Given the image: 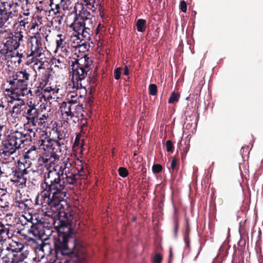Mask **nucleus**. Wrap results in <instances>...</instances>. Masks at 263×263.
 Returning <instances> with one entry per match:
<instances>
[{
  "instance_id": "39",
  "label": "nucleus",
  "mask_w": 263,
  "mask_h": 263,
  "mask_svg": "<svg viewBox=\"0 0 263 263\" xmlns=\"http://www.w3.org/2000/svg\"><path fill=\"white\" fill-rule=\"evenodd\" d=\"M70 108H71V112L73 114V117L74 116L75 113H76V111H79L80 110H82L83 106L82 105L80 104V103H70Z\"/></svg>"
},
{
  "instance_id": "7",
  "label": "nucleus",
  "mask_w": 263,
  "mask_h": 263,
  "mask_svg": "<svg viewBox=\"0 0 263 263\" xmlns=\"http://www.w3.org/2000/svg\"><path fill=\"white\" fill-rule=\"evenodd\" d=\"M44 35L39 33H35L33 36H31L28 40L27 46L30 50V53L28 54L27 57L31 59L41 57L43 47L42 40Z\"/></svg>"
},
{
  "instance_id": "25",
  "label": "nucleus",
  "mask_w": 263,
  "mask_h": 263,
  "mask_svg": "<svg viewBox=\"0 0 263 263\" xmlns=\"http://www.w3.org/2000/svg\"><path fill=\"white\" fill-rule=\"evenodd\" d=\"M0 236L5 239L10 238L13 236V234L10 232L9 226H6L2 222H0Z\"/></svg>"
},
{
  "instance_id": "9",
  "label": "nucleus",
  "mask_w": 263,
  "mask_h": 263,
  "mask_svg": "<svg viewBox=\"0 0 263 263\" xmlns=\"http://www.w3.org/2000/svg\"><path fill=\"white\" fill-rule=\"evenodd\" d=\"M23 31L21 28L19 29L17 27L14 32L11 31L7 36H4V38L6 40L4 45L9 48L12 51L16 50L20 47L21 43L23 41Z\"/></svg>"
},
{
  "instance_id": "24",
  "label": "nucleus",
  "mask_w": 263,
  "mask_h": 263,
  "mask_svg": "<svg viewBox=\"0 0 263 263\" xmlns=\"http://www.w3.org/2000/svg\"><path fill=\"white\" fill-rule=\"evenodd\" d=\"M13 51L10 50L8 47L5 46L1 48L0 47V60L6 61L12 57V54Z\"/></svg>"
},
{
  "instance_id": "49",
  "label": "nucleus",
  "mask_w": 263,
  "mask_h": 263,
  "mask_svg": "<svg viewBox=\"0 0 263 263\" xmlns=\"http://www.w3.org/2000/svg\"><path fill=\"white\" fill-rule=\"evenodd\" d=\"M88 41H84V42H83V41L81 43H80V41H77V46H79L80 48H84V49L88 50L89 49V44H88Z\"/></svg>"
},
{
  "instance_id": "41",
  "label": "nucleus",
  "mask_w": 263,
  "mask_h": 263,
  "mask_svg": "<svg viewBox=\"0 0 263 263\" xmlns=\"http://www.w3.org/2000/svg\"><path fill=\"white\" fill-rule=\"evenodd\" d=\"M177 159L175 157L172 158L170 169L172 170V171H177L179 167V164L177 162Z\"/></svg>"
},
{
  "instance_id": "23",
  "label": "nucleus",
  "mask_w": 263,
  "mask_h": 263,
  "mask_svg": "<svg viewBox=\"0 0 263 263\" xmlns=\"http://www.w3.org/2000/svg\"><path fill=\"white\" fill-rule=\"evenodd\" d=\"M15 100L19 101L20 103L15 104L13 106L11 114L12 115L18 116L22 113V115L23 117L24 107H22V106L25 105V101L23 99L18 98L15 99Z\"/></svg>"
},
{
  "instance_id": "10",
  "label": "nucleus",
  "mask_w": 263,
  "mask_h": 263,
  "mask_svg": "<svg viewBox=\"0 0 263 263\" xmlns=\"http://www.w3.org/2000/svg\"><path fill=\"white\" fill-rule=\"evenodd\" d=\"M30 222L31 226L28 230V233L36 237L41 238L43 236H49L51 234L52 231L49 228L46 227L41 220L31 218Z\"/></svg>"
},
{
  "instance_id": "52",
  "label": "nucleus",
  "mask_w": 263,
  "mask_h": 263,
  "mask_svg": "<svg viewBox=\"0 0 263 263\" xmlns=\"http://www.w3.org/2000/svg\"><path fill=\"white\" fill-rule=\"evenodd\" d=\"M9 206L8 204H5L4 205H0V216L5 214V212L9 211Z\"/></svg>"
},
{
  "instance_id": "30",
  "label": "nucleus",
  "mask_w": 263,
  "mask_h": 263,
  "mask_svg": "<svg viewBox=\"0 0 263 263\" xmlns=\"http://www.w3.org/2000/svg\"><path fill=\"white\" fill-rule=\"evenodd\" d=\"M146 21L144 19L140 18L136 22V27L138 31L143 32L146 29Z\"/></svg>"
},
{
  "instance_id": "5",
  "label": "nucleus",
  "mask_w": 263,
  "mask_h": 263,
  "mask_svg": "<svg viewBox=\"0 0 263 263\" xmlns=\"http://www.w3.org/2000/svg\"><path fill=\"white\" fill-rule=\"evenodd\" d=\"M15 248L9 244L1 257L2 263H22L27 257L28 253L24 250V247Z\"/></svg>"
},
{
  "instance_id": "29",
  "label": "nucleus",
  "mask_w": 263,
  "mask_h": 263,
  "mask_svg": "<svg viewBox=\"0 0 263 263\" xmlns=\"http://www.w3.org/2000/svg\"><path fill=\"white\" fill-rule=\"evenodd\" d=\"M79 179V177L65 178L63 182L61 181V183H63L65 186V184H69L70 185L69 186V188H73L77 184V180Z\"/></svg>"
},
{
  "instance_id": "44",
  "label": "nucleus",
  "mask_w": 263,
  "mask_h": 263,
  "mask_svg": "<svg viewBox=\"0 0 263 263\" xmlns=\"http://www.w3.org/2000/svg\"><path fill=\"white\" fill-rule=\"evenodd\" d=\"M84 1L85 3L86 6H87V8H88L89 9L91 10L92 12H95V10L92 9V8L95 7V3H96V0H84Z\"/></svg>"
},
{
  "instance_id": "48",
  "label": "nucleus",
  "mask_w": 263,
  "mask_h": 263,
  "mask_svg": "<svg viewBox=\"0 0 263 263\" xmlns=\"http://www.w3.org/2000/svg\"><path fill=\"white\" fill-rule=\"evenodd\" d=\"M174 146L173 143L171 140H167L166 142V149L168 152L172 153L174 151Z\"/></svg>"
},
{
  "instance_id": "4",
  "label": "nucleus",
  "mask_w": 263,
  "mask_h": 263,
  "mask_svg": "<svg viewBox=\"0 0 263 263\" xmlns=\"http://www.w3.org/2000/svg\"><path fill=\"white\" fill-rule=\"evenodd\" d=\"M72 61L71 65L73 75L76 77L78 85L82 86V82L91 73L93 61L87 55L78 57Z\"/></svg>"
},
{
  "instance_id": "51",
  "label": "nucleus",
  "mask_w": 263,
  "mask_h": 263,
  "mask_svg": "<svg viewBox=\"0 0 263 263\" xmlns=\"http://www.w3.org/2000/svg\"><path fill=\"white\" fill-rule=\"evenodd\" d=\"M6 110L5 106L3 104H0V119H3L6 115Z\"/></svg>"
},
{
  "instance_id": "61",
  "label": "nucleus",
  "mask_w": 263,
  "mask_h": 263,
  "mask_svg": "<svg viewBox=\"0 0 263 263\" xmlns=\"http://www.w3.org/2000/svg\"><path fill=\"white\" fill-rule=\"evenodd\" d=\"M47 118V116L44 114V115H42L41 116L40 115L38 117V119H37V123L38 124H42L43 123V121L44 122V120L45 119H46Z\"/></svg>"
},
{
  "instance_id": "12",
  "label": "nucleus",
  "mask_w": 263,
  "mask_h": 263,
  "mask_svg": "<svg viewBox=\"0 0 263 263\" xmlns=\"http://www.w3.org/2000/svg\"><path fill=\"white\" fill-rule=\"evenodd\" d=\"M30 77V74L27 72L26 69L22 71H17L13 74L8 79L7 82H13L15 86L21 88L26 85H28V81Z\"/></svg>"
},
{
  "instance_id": "54",
  "label": "nucleus",
  "mask_w": 263,
  "mask_h": 263,
  "mask_svg": "<svg viewBox=\"0 0 263 263\" xmlns=\"http://www.w3.org/2000/svg\"><path fill=\"white\" fill-rule=\"evenodd\" d=\"M179 8L180 10L183 12H186L187 10L186 3L184 1H181L180 3Z\"/></svg>"
},
{
  "instance_id": "37",
  "label": "nucleus",
  "mask_w": 263,
  "mask_h": 263,
  "mask_svg": "<svg viewBox=\"0 0 263 263\" xmlns=\"http://www.w3.org/2000/svg\"><path fill=\"white\" fill-rule=\"evenodd\" d=\"M180 97V95L175 92V91L172 92L171 93L170 97L168 99V103L173 104L178 101Z\"/></svg>"
},
{
  "instance_id": "56",
  "label": "nucleus",
  "mask_w": 263,
  "mask_h": 263,
  "mask_svg": "<svg viewBox=\"0 0 263 263\" xmlns=\"http://www.w3.org/2000/svg\"><path fill=\"white\" fill-rule=\"evenodd\" d=\"M80 144V138L77 135L75 138L74 142L72 145V149L76 151V147H78Z\"/></svg>"
},
{
  "instance_id": "28",
  "label": "nucleus",
  "mask_w": 263,
  "mask_h": 263,
  "mask_svg": "<svg viewBox=\"0 0 263 263\" xmlns=\"http://www.w3.org/2000/svg\"><path fill=\"white\" fill-rule=\"evenodd\" d=\"M6 24H8V22L0 20V37H2L4 34L7 36L11 31L10 29H6L7 25Z\"/></svg>"
},
{
  "instance_id": "22",
  "label": "nucleus",
  "mask_w": 263,
  "mask_h": 263,
  "mask_svg": "<svg viewBox=\"0 0 263 263\" xmlns=\"http://www.w3.org/2000/svg\"><path fill=\"white\" fill-rule=\"evenodd\" d=\"M72 101H64L62 103L60 107L63 115H66L68 117L66 119L67 120H71L73 117V114L71 112L70 105V104L72 103Z\"/></svg>"
},
{
  "instance_id": "57",
  "label": "nucleus",
  "mask_w": 263,
  "mask_h": 263,
  "mask_svg": "<svg viewBox=\"0 0 263 263\" xmlns=\"http://www.w3.org/2000/svg\"><path fill=\"white\" fill-rule=\"evenodd\" d=\"M64 175L66 176L65 178H73V177H78V175H77L76 171H74L72 172H69L68 173H64Z\"/></svg>"
},
{
  "instance_id": "19",
  "label": "nucleus",
  "mask_w": 263,
  "mask_h": 263,
  "mask_svg": "<svg viewBox=\"0 0 263 263\" xmlns=\"http://www.w3.org/2000/svg\"><path fill=\"white\" fill-rule=\"evenodd\" d=\"M8 83L10 87L6 88L5 90V92H7V96L13 101L15 100L16 98H20V88L15 86V84L13 82Z\"/></svg>"
},
{
  "instance_id": "21",
  "label": "nucleus",
  "mask_w": 263,
  "mask_h": 263,
  "mask_svg": "<svg viewBox=\"0 0 263 263\" xmlns=\"http://www.w3.org/2000/svg\"><path fill=\"white\" fill-rule=\"evenodd\" d=\"M92 33V30H90V28L87 29L84 27L78 35H73V37H76V40L80 41V43H81L83 40L90 41Z\"/></svg>"
},
{
  "instance_id": "58",
  "label": "nucleus",
  "mask_w": 263,
  "mask_h": 263,
  "mask_svg": "<svg viewBox=\"0 0 263 263\" xmlns=\"http://www.w3.org/2000/svg\"><path fill=\"white\" fill-rule=\"evenodd\" d=\"M28 20V17H24L23 19L18 20L20 26L21 27H23L24 28H25L26 24H27L29 23Z\"/></svg>"
},
{
  "instance_id": "16",
  "label": "nucleus",
  "mask_w": 263,
  "mask_h": 263,
  "mask_svg": "<svg viewBox=\"0 0 263 263\" xmlns=\"http://www.w3.org/2000/svg\"><path fill=\"white\" fill-rule=\"evenodd\" d=\"M78 7L81 9L79 14H78L79 17H82L83 19H86L92 18L93 16H94L95 12H92L91 10L87 8V6H86V4L84 5V4L82 3H77L76 5V6L74 8V10L76 14H77V9Z\"/></svg>"
},
{
  "instance_id": "63",
  "label": "nucleus",
  "mask_w": 263,
  "mask_h": 263,
  "mask_svg": "<svg viewBox=\"0 0 263 263\" xmlns=\"http://www.w3.org/2000/svg\"><path fill=\"white\" fill-rule=\"evenodd\" d=\"M35 94L36 96H38L40 99L44 98L45 99L44 95L43 93L42 92H41V90H40L39 88H37L36 90H35Z\"/></svg>"
},
{
  "instance_id": "14",
  "label": "nucleus",
  "mask_w": 263,
  "mask_h": 263,
  "mask_svg": "<svg viewBox=\"0 0 263 263\" xmlns=\"http://www.w3.org/2000/svg\"><path fill=\"white\" fill-rule=\"evenodd\" d=\"M14 182H20L23 185L26 183V179L24 177V175L28 174V172L25 168V165L23 163L18 162V165L16 167H14L12 172Z\"/></svg>"
},
{
  "instance_id": "15",
  "label": "nucleus",
  "mask_w": 263,
  "mask_h": 263,
  "mask_svg": "<svg viewBox=\"0 0 263 263\" xmlns=\"http://www.w3.org/2000/svg\"><path fill=\"white\" fill-rule=\"evenodd\" d=\"M29 132L28 133L27 131L26 133L18 131L12 133L20 146L27 141H31L32 135L34 137L35 133L32 129L29 130Z\"/></svg>"
},
{
  "instance_id": "20",
  "label": "nucleus",
  "mask_w": 263,
  "mask_h": 263,
  "mask_svg": "<svg viewBox=\"0 0 263 263\" xmlns=\"http://www.w3.org/2000/svg\"><path fill=\"white\" fill-rule=\"evenodd\" d=\"M57 133V139L55 140V143L58 146L64 145L68 141V134L62 128H57L55 130Z\"/></svg>"
},
{
  "instance_id": "64",
  "label": "nucleus",
  "mask_w": 263,
  "mask_h": 263,
  "mask_svg": "<svg viewBox=\"0 0 263 263\" xmlns=\"http://www.w3.org/2000/svg\"><path fill=\"white\" fill-rule=\"evenodd\" d=\"M41 88V91L44 90V92H49L51 90H54L51 87H47L45 89H43L44 87H42Z\"/></svg>"
},
{
  "instance_id": "18",
  "label": "nucleus",
  "mask_w": 263,
  "mask_h": 263,
  "mask_svg": "<svg viewBox=\"0 0 263 263\" xmlns=\"http://www.w3.org/2000/svg\"><path fill=\"white\" fill-rule=\"evenodd\" d=\"M85 27V20L79 17L78 14H76L73 22L70 25V28H72L74 32L78 35L80 32Z\"/></svg>"
},
{
  "instance_id": "60",
  "label": "nucleus",
  "mask_w": 263,
  "mask_h": 263,
  "mask_svg": "<svg viewBox=\"0 0 263 263\" xmlns=\"http://www.w3.org/2000/svg\"><path fill=\"white\" fill-rule=\"evenodd\" d=\"M76 170L77 175H78V177L80 178L81 176H83L84 175V167L82 165H80V168H79L78 167H76Z\"/></svg>"
},
{
  "instance_id": "47",
  "label": "nucleus",
  "mask_w": 263,
  "mask_h": 263,
  "mask_svg": "<svg viewBox=\"0 0 263 263\" xmlns=\"http://www.w3.org/2000/svg\"><path fill=\"white\" fill-rule=\"evenodd\" d=\"M92 18H86L85 20V28L88 29L90 28V30H92L93 29V23L92 21L91 20Z\"/></svg>"
},
{
  "instance_id": "8",
  "label": "nucleus",
  "mask_w": 263,
  "mask_h": 263,
  "mask_svg": "<svg viewBox=\"0 0 263 263\" xmlns=\"http://www.w3.org/2000/svg\"><path fill=\"white\" fill-rule=\"evenodd\" d=\"M20 148V145L13 133H11L2 142L0 147V154L5 156L9 157Z\"/></svg>"
},
{
  "instance_id": "50",
  "label": "nucleus",
  "mask_w": 263,
  "mask_h": 263,
  "mask_svg": "<svg viewBox=\"0 0 263 263\" xmlns=\"http://www.w3.org/2000/svg\"><path fill=\"white\" fill-rule=\"evenodd\" d=\"M30 14V10L29 9H27L26 10H24V12H22L18 16V20H21L23 19L24 17H28Z\"/></svg>"
},
{
  "instance_id": "53",
  "label": "nucleus",
  "mask_w": 263,
  "mask_h": 263,
  "mask_svg": "<svg viewBox=\"0 0 263 263\" xmlns=\"http://www.w3.org/2000/svg\"><path fill=\"white\" fill-rule=\"evenodd\" d=\"M121 68L120 67L117 68L114 70V77L115 79L119 80L121 78Z\"/></svg>"
},
{
  "instance_id": "2",
  "label": "nucleus",
  "mask_w": 263,
  "mask_h": 263,
  "mask_svg": "<svg viewBox=\"0 0 263 263\" xmlns=\"http://www.w3.org/2000/svg\"><path fill=\"white\" fill-rule=\"evenodd\" d=\"M77 171L75 162L69 158L63 160L60 166L54 167L48 171L44 176V183L42 188L43 191L42 204L47 205L50 208L64 209L67 207L65 198L67 189L63 183H61V177L64 173Z\"/></svg>"
},
{
  "instance_id": "45",
  "label": "nucleus",
  "mask_w": 263,
  "mask_h": 263,
  "mask_svg": "<svg viewBox=\"0 0 263 263\" xmlns=\"http://www.w3.org/2000/svg\"><path fill=\"white\" fill-rule=\"evenodd\" d=\"M119 175L122 177H126L128 175V170L124 167H120L118 169Z\"/></svg>"
},
{
  "instance_id": "27",
  "label": "nucleus",
  "mask_w": 263,
  "mask_h": 263,
  "mask_svg": "<svg viewBox=\"0 0 263 263\" xmlns=\"http://www.w3.org/2000/svg\"><path fill=\"white\" fill-rule=\"evenodd\" d=\"M74 93L77 94V96L80 99H83L84 98L85 96L87 94V90L86 89L85 86L82 82V86H80V85L78 86L77 85V88Z\"/></svg>"
},
{
  "instance_id": "43",
  "label": "nucleus",
  "mask_w": 263,
  "mask_h": 263,
  "mask_svg": "<svg viewBox=\"0 0 263 263\" xmlns=\"http://www.w3.org/2000/svg\"><path fill=\"white\" fill-rule=\"evenodd\" d=\"M149 94L156 96L157 94V86L156 84H151L148 87Z\"/></svg>"
},
{
  "instance_id": "35",
  "label": "nucleus",
  "mask_w": 263,
  "mask_h": 263,
  "mask_svg": "<svg viewBox=\"0 0 263 263\" xmlns=\"http://www.w3.org/2000/svg\"><path fill=\"white\" fill-rule=\"evenodd\" d=\"M21 97H26L28 98V95L30 94V96H32V91L31 89H28V85H26V86H24L20 88Z\"/></svg>"
},
{
  "instance_id": "11",
  "label": "nucleus",
  "mask_w": 263,
  "mask_h": 263,
  "mask_svg": "<svg viewBox=\"0 0 263 263\" xmlns=\"http://www.w3.org/2000/svg\"><path fill=\"white\" fill-rule=\"evenodd\" d=\"M37 105L31 102L27 104L24 107L23 117L25 118L29 124L35 126L37 124L38 117L40 115V110L36 108Z\"/></svg>"
},
{
  "instance_id": "38",
  "label": "nucleus",
  "mask_w": 263,
  "mask_h": 263,
  "mask_svg": "<svg viewBox=\"0 0 263 263\" xmlns=\"http://www.w3.org/2000/svg\"><path fill=\"white\" fill-rule=\"evenodd\" d=\"M36 148L35 146H32L29 149H28L24 155L25 159H33V155H32V153H35Z\"/></svg>"
},
{
  "instance_id": "13",
  "label": "nucleus",
  "mask_w": 263,
  "mask_h": 263,
  "mask_svg": "<svg viewBox=\"0 0 263 263\" xmlns=\"http://www.w3.org/2000/svg\"><path fill=\"white\" fill-rule=\"evenodd\" d=\"M52 71V68L49 67L48 65H46V67L45 66L43 63H41L38 66L36 74L39 76L40 87H45L48 84L49 78L51 76Z\"/></svg>"
},
{
  "instance_id": "6",
  "label": "nucleus",
  "mask_w": 263,
  "mask_h": 263,
  "mask_svg": "<svg viewBox=\"0 0 263 263\" xmlns=\"http://www.w3.org/2000/svg\"><path fill=\"white\" fill-rule=\"evenodd\" d=\"M18 4L13 0H1L0 2V20L11 23L13 18L18 14Z\"/></svg>"
},
{
  "instance_id": "46",
  "label": "nucleus",
  "mask_w": 263,
  "mask_h": 263,
  "mask_svg": "<svg viewBox=\"0 0 263 263\" xmlns=\"http://www.w3.org/2000/svg\"><path fill=\"white\" fill-rule=\"evenodd\" d=\"M162 166L159 164H154L152 167V171L154 174H158L162 170Z\"/></svg>"
},
{
  "instance_id": "26",
  "label": "nucleus",
  "mask_w": 263,
  "mask_h": 263,
  "mask_svg": "<svg viewBox=\"0 0 263 263\" xmlns=\"http://www.w3.org/2000/svg\"><path fill=\"white\" fill-rule=\"evenodd\" d=\"M174 234L175 237L177 236L179 228L178 212L177 208L174 205Z\"/></svg>"
},
{
  "instance_id": "3",
  "label": "nucleus",
  "mask_w": 263,
  "mask_h": 263,
  "mask_svg": "<svg viewBox=\"0 0 263 263\" xmlns=\"http://www.w3.org/2000/svg\"><path fill=\"white\" fill-rule=\"evenodd\" d=\"M54 143H55V140L51 138L46 131L43 130L41 132L36 142V145L40 149L51 150V152L50 157L46 155L39 158L36 172H42L44 167H46L47 170L50 169L51 164L55 160L57 153V151H54ZM34 172H36V171H34Z\"/></svg>"
},
{
  "instance_id": "17",
  "label": "nucleus",
  "mask_w": 263,
  "mask_h": 263,
  "mask_svg": "<svg viewBox=\"0 0 263 263\" xmlns=\"http://www.w3.org/2000/svg\"><path fill=\"white\" fill-rule=\"evenodd\" d=\"M14 164L12 162L8 161L6 159L0 160V174L7 176L13 172Z\"/></svg>"
},
{
  "instance_id": "1",
  "label": "nucleus",
  "mask_w": 263,
  "mask_h": 263,
  "mask_svg": "<svg viewBox=\"0 0 263 263\" xmlns=\"http://www.w3.org/2000/svg\"><path fill=\"white\" fill-rule=\"evenodd\" d=\"M67 207L52 208L58 213L59 218L53 221V226L57 231L54 236L53 245L54 253L58 257L63 258L59 263H87V254L85 248L77 242L76 235L72 228L73 215L69 212H66Z\"/></svg>"
},
{
  "instance_id": "34",
  "label": "nucleus",
  "mask_w": 263,
  "mask_h": 263,
  "mask_svg": "<svg viewBox=\"0 0 263 263\" xmlns=\"http://www.w3.org/2000/svg\"><path fill=\"white\" fill-rule=\"evenodd\" d=\"M88 77L87 78V81L89 82L90 84H91L92 86L91 87H94L96 85L97 82V73L96 71L95 70L92 74L88 75Z\"/></svg>"
},
{
  "instance_id": "36",
  "label": "nucleus",
  "mask_w": 263,
  "mask_h": 263,
  "mask_svg": "<svg viewBox=\"0 0 263 263\" xmlns=\"http://www.w3.org/2000/svg\"><path fill=\"white\" fill-rule=\"evenodd\" d=\"M52 62L53 64H55V67H57L60 69H62L65 67V64L64 63L63 58H62V60L60 59L54 58L52 60Z\"/></svg>"
},
{
  "instance_id": "62",
  "label": "nucleus",
  "mask_w": 263,
  "mask_h": 263,
  "mask_svg": "<svg viewBox=\"0 0 263 263\" xmlns=\"http://www.w3.org/2000/svg\"><path fill=\"white\" fill-rule=\"evenodd\" d=\"M57 0L56 1H54V4L55 5V9L57 10V12L56 13H59V10L60 9V8L62 7H61V1H60V3H57Z\"/></svg>"
},
{
  "instance_id": "55",
  "label": "nucleus",
  "mask_w": 263,
  "mask_h": 263,
  "mask_svg": "<svg viewBox=\"0 0 263 263\" xmlns=\"http://www.w3.org/2000/svg\"><path fill=\"white\" fill-rule=\"evenodd\" d=\"M40 241L41 243H37L35 248V251L36 253L39 252H42L43 253L44 241H43L42 240H41Z\"/></svg>"
},
{
  "instance_id": "32",
  "label": "nucleus",
  "mask_w": 263,
  "mask_h": 263,
  "mask_svg": "<svg viewBox=\"0 0 263 263\" xmlns=\"http://www.w3.org/2000/svg\"><path fill=\"white\" fill-rule=\"evenodd\" d=\"M66 100L68 102L72 101V103H80V101L77 94L75 93L74 92H71L68 93L67 96Z\"/></svg>"
},
{
  "instance_id": "33",
  "label": "nucleus",
  "mask_w": 263,
  "mask_h": 263,
  "mask_svg": "<svg viewBox=\"0 0 263 263\" xmlns=\"http://www.w3.org/2000/svg\"><path fill=\"white\" fill-rule=\"evenodd\" d=\"M190 228L189 224H187L185 230L183 233V238H184V241L186 245V247L187 248H189L190 246Z\"/></svg>"
},
{
  "instance_id": "31",
  "label": "nucleus",
  "mask_w": 263,
  "mask_h": 263,
  "mask_svg": "<svg viewBox=\"0 0 263 263\" xmlns=\"http://www.w3.org/2000/svg\"><path fill=\"white\" fill-rule=\"evenodd\" d=\"M54 251L51 247V245L49 243H47L44 242L43 243V253L42 255L43 256H48L52 254V251Z\"/></svg>"
},
{
  "instance_id": "42",
  "label": "nucleus",
  "mask_w": 263,
  "mask_h": 263,
  "mask_svg": "<svg viewBox=\"0 0 263 263\" xmlns=\"http://www.w3.org/2000/svg\"><path fill=\"white\" fill-rule=\"evenodd\" d=\"M62 34H59L57 36L59 37V40H57L56 41L57 50L64 48V44H65L63 39H62Z\"/></svg>"
},
{
  "instance_id": "59",
  "label": "nucleus",
  "mask_w": 263,
  "mask_h": 263,
  "mask_svg": "<svg viewBox=\"0 0 263 263\" xmlns=\"http://www.w3.org/2000/svg\"><path fill=\"white\" fill-rule=\"evenodd\" d=\"M162 256L160 254H156L154 257L155 263H161Z\"/></svg>"
},
{
  "instance_id": "40",
  "label": "nucleus",
  "mask_w": 263,
  "mask_h": 263,
  "mask_svg": "<svg viewBox=\"0 0 263 263\" xmlns=\"http://www.w3.org/2000/svg\"><path fill=\"white\" fill-rule=\"evenodd\" d=\"M104 0H96V3H95L97 7H98V11L99 12V15L101 17H103L104 16V8L103 4H102Z\"/></svg>"
}]
</instances>
